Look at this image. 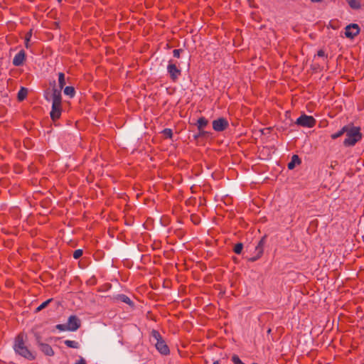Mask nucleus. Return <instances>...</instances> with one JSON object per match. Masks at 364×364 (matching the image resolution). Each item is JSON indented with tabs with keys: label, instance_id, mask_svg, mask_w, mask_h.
<instances>
[{
	"label": "nucleus",
	"instance_id": "nucleus-28",
	"mask_svg": "<svg viewBox=\"0 0 364 364\" xmlns=\"http://www.w3.org/2000/svg\"><path fill=\"white\" fill-rule=\"evenodd\" d=\"M56 328L60 331H68L67 324H58L56 326Z\"/></svg>",
	"mask_w": 364,
	"mask_h": 364
},
{
	"label": "nucleus",
	"instance_id": "nucleus-11",
	"mask_svg": "<svg viewBox=\"0 0 364 364\" xmlns=\"http://www.w3.org/2000/svg\"><path fill=\"white\" fill-rule=\"evenodd\" d=\"M264 241H265V237H262L258 245L256 246L255 247V251L257 252V255L256 256H254V257H252L250 258H249V261L250 262H255L256 261L258 258H259L261 257V255H262L263 253V246H264Z\"/></svg>",
	"mask_w": 364,
	"mask_h": 364
},
{
	"label": "nucleus",
	"instance_id": "nucleus-1",
	"mask_svg": "<svg viewBox=\"0 0 364 364\" xmlns=\"http://www.w3.org/2000/svg\"><path fill=\"white\" fill-rule=\"evenodd\" d=\"M26 340V335L24 333L18 334L15 339L14 349L19 355L31 360L35 358V355L25 345Z\"/></svg>",
	"mask_w": 364,
	"mask_h": 364
},
{
	"label": "nucleus",
	"instance_id": "nucleus-34",
	"mask_svg": "<svg viewBox=\"0 0 364 364\" xmlns=\"http://www.w3.org/2000/svg\"><path fill=\"white\" fill-rule=\"evenodd\" d=\"M213 364H219V361L218 360H215V362H213Z\"/></svg>",
	"mask_w": 364,
	"mask_h": 364
},
{
	"label": "nucleus",
	"instance_id": "nucleus-23",
	"mask_svg": "<svg viewBox=\"0 0 364 364\" xmlns=\"http://www.w3.org/2000/svg\"><path fill=\"white\" fill-rule=\"evenodd\" d=\"M50 301L51 299H48L47 301L43 302L39 306L37 307L36 311H40L44 308H46L48 306V304L50 302Z\"/></svg>",
	"mask_w": 364,
	"mask_h": 364
},
{
	"label": "nucleus",
	"instance_id": "nucleus-7",
	"mask_svg": "<svg viewBox=\"0 0 364 364\" xmlns=\"http://www.w3.org/2000/svg\"><path fill=\"white\" fill-rule=\"evenodd\" d=\"M36 341L38 343L41 350L46 355L51 356L54 354L52 348L46 343H43L41 341L40 336L38 334H35Z\"/></svg>",
	"mask_w": 364,
	"mask_h": 364
},
{
	"label": "nucleus",
	"instance_id": "nucleus-9",
	"mask_svg": "<svg viewBox=\"0 0 364 364\" xmlns=\"http://www.w3.org/2000/svg\"><path fill=\"white\" fill-rule=\"evenodd\" d=\"M360 31L358 24L352 23L346 27L345 35L347 38H353Z\"/></svg>",
	"mask_w": 364,
	"mask_h": 364
},
{
	"label": "nucleus",
	"instance_id": "nucleus-33",
	"mask_svg": "<svg viewBox=\"0 0 364 364\" xmlns=\"http://www.w3.org/2000/svg\"><path fill=\"white\" fill-rule=\"evenodd\" d=\"M312 3H318L322 1V0H310Z\"/></svg>",
	"mask_w": 364,
	"mask_h": 364
},
{
	"label": "nucleus",
	"instance_id": "nucleus-2",
	"mask_svg": "<svg viewBox=\"0 0 364 364\" xmlns=\"http://www.w3.org/2000/svg\"><path fill=\"white\" fill-rule=\"evenodd\" d=\"M61 90L54 87L52 90V110L50 117L53 120L58 119L61 114Z\"/></svg>",
	"mask_w": 364,
	"mask_h": 364
},
{
	"label": "nucleus",
	"instance_id": "nucleus-6",
	"mask_svg": "<svg viewBox=\"0 0 364 364\" xmlns=\"http://www.w3.org/2000/svg\"><path fill=\"white\" fill-rule=\"evenodd\" d=\"M167 71L170 75V77L173 80H176L181 75V70L177 68L175 63L172 61L168 62V65L167 66Z\"/></svg>",
	"mask_w": 364,
	"mask_h": 364
},
{
	"label": "nucleus",
	"instance_id": "nucleus-30",
	"mask_svg": "<svg viewBox=\"0 0 364 364\" xmlns=\"http://www.w3.org/2000/svg\"><path fill=\"white\" fill-rule=\"evenodd\" d=\"M317 55L319 57L325 56V52L323 50H319L317 53Z\"/></svg>",
	"mask_w": 364,
	"mask_h": 364
},
{
	"label": "nucleus",
	"instance_id": "nucleus-29",
	"mask_svg": "<svg viewBox=\"0 0 364 364\" xmlns=\"http://www.w3.org/2000/svg\"><path fill=\"white\" fill-rule=\"evenodd\" d=\"M181 52H182L181 49H175V50H173V56L175 58H179Z\"/></svg>",
	"mask_w": 364,
	"mask_h": 364
},
{
	"label": "nucleus",
	"instance_id": "nucleus-26",
	"mask_svg": "<svg viewBox=\"0 0 364 364\" xmlns=\"http://www.w3.org/2000/svg\"><path fill=\"white\" fill-rule=\"evenodd\" d=\"M163 134L166 137V138H171L172 136V130L170 129H165L164 131H163Z\"/></svg>",
	"mask_w": 364,
	"mask_h": 364
},
{
	"label": "nucleus",
	"instance_id": "nucleus-15",
	"mask_svg": "<svg viewBox=\"0 0 364 364\" xmlns=\"http://www.w3.org/2000/svg\"><path fill=\"white\" fill-rule=\"evenodd\" d=\"M208 123V121L204 118V117H200L198 119V128L199 130L202 129L203 128H204Z\"/></svg>",
	"mask_w": 364,
	"mask_h": 364
},
{
	"label": "nucleus",
	"instance_id": "nucleus-32",
	"mask_svg": "<svg viewBox=\"0 0 364 364\" xmlns=\"http://www.w3.org/2000/svg\"><path fill=\"white\" fill-rule=\"evenodd\" d=\"M199 136H204L207 134L208 133L206 132L202 131V129L199 130Z\"/></svg>",
	"mask_w": 364,
	"mask_h": 364
},
{
	"label": "nucleus",
	"instance_id": "nucleus-19",
	"mask_svg": "<svg viewBox=\"0 0 364 364\" xmlns=\"http://www.w3.org/2000/svg\"><path fill=\"white\" fill-rule=\"evenodd\" d=\"M64 343L68 347L73 348H79V343L77 341L66 340V341H65Z\"/></svg>",
	"mask_w": 364,
	"mask_h": 364
},
{
	"label": "nucleus",
	"instance_id": "nucleus-16",
	"mask_svg": "<svg viewBox=\"0 0 364 364\" xmlns=\"http://www.w3.org/2000/svg\"><path fill=\"white\" fill-rule=\"evenodd\" d=\"M27 93H28L27 89H26L24 87H21L18 93V100H20V101L23 100L26 98Z\"/></svg>",
	"mask_w": 364,
	"mask_h": 364
},
{
	"label": "nucleus",
	"instance_id": "nucleus-22",
	"mask_svg": "<svg viewBox=\"0 0 364 364\" xmlns=\"http://www.w3.org/2000/svg\"><path fill=\"white\" fill-rule=\"evenodd\" d=\"M243 248V245L242 243H237L234 247V252L236 254H240L242 252Z\"/></svg>",
	"mask_w": 364,
	"mask_h": 364
},
{
	"label": "nucleus",
	"instance_id": "nucleus-14",
	"mask_svg": "<svg viewBox=\"0 0 364 364\" xmlns=\"http://www.w3.org/2000/svg\"><path fill=\"white\" fill-rule=\"evenodd\" d=\"M58 85L59 87L58 88L60 90H62L65 85V75L63 73H59L58 74Z\"/></svg>",
	"mask_w": 364,
	"mask_h": 364
},
{
	"label": "nucleus",
	"instance_id": "nucleus-31",
	"mask_svg": "<svg viewBox=\"0 0 364 364\" xmlns=\"http://www.w3.org/2000/svg\"><path fill=\"white\" fill-rule=\"evenodd\" d=\"M75 364H86V361L85 360L84 358H81L80 360L76 362Z\"/></svg>",
	"mask_w": 364,
	"mask_h": 364
},
{
	"label": "nucleus",
	"instance_id": "nucleus-35",
	"mask_svg": "<svg viewBox=\"0 0 364 364\" xmlns=\"http://www.w3.org/2000/svg\"><path fill=\"white\" fill-rule=\"evenodd\" d=\"M59 2H60L62 0H58Z\"/></svg>",
	"mask_w": 364,
	"mask_h": 364
},
{
	"label": "nucleus",
	"instance_id": "nucleus-17",
	"mask_svg": "<svg viewBox=\"0 0 364 364\" xmlns=\"http://www.w3.org/2000/svg\"><path fill=\"white\" fill-rule=\"evenodd\" d=\"M346 130H348V126L343 127L340 131L331 135L332 139H337L340 137L341 136L346 133Z\"/></svg>",
	"mask_w": 364,
	"mask_h": 364
},
{
	"label": "nucleus",
	"instance_id": "nucleus-12",
	"mask_svg": "<svg viewBox=\"0 0 364 364\" xmlns=\"http://www.w3.org/2000/svg\"><path fill=\"white\" fill-rule=\"evenodd\" d=\"M25 60V53L21 50L18 53L13 59V64L16 66H20L23 64Z\"/></svg>",
	"mask_w": 364,
	"mask_h": 364
},
{
	"label": "nucleus",
	"instance_id": "nucleus-5",
	"mask_svg": "<svg viewBox=\"0 0 364 364\" xmlns=\"http://www.w3.org/2000/svg\"><path fill=\"white\" fill-rule=\"evenodd\" d=\"M315 122L316 121L313 117L302 114L296 119V124L304 127H312L315 124Z\"/></svg>",
	"mask_w": 364,
	"mask_h": 364
},
{
	"label": "nucleus",
	"instance_id": "nucleus-21",
	"mask_svg": "<svg viewBox=\"0 0 364 364\" xmlns=\"http://www.w3.org/2000/svg\"><path fill=\"white\" fill-rule=\"evenodd\" d=\"M118 299L124 303H126L129 305L132 304V301H131L130 299L124 294L119 295Z\"/></svg>",
	"mask_w": 364,
	"mask_h": 364
},
{
	"label": "nucleus",
	"instance_id": "nucleus-27",
	"mask_svg": "<svg viewBox=\"0 0 364 364\" xmlns=\"http://www.w3.org/2000/svg\"><path fill=\"white\" fill-rule=\"evenodd\" d=\"M232 362L235 363V364H245L244 363H242L241 361V360L240 359V358L236 355H234L232 357Z\"/></svg>",
	"mask_w": 364,
	"mask_h": 364
},
{
	"label": "nucleus",
	"instance_id": "nucleus-18",
	"mask_svg": "<svg viewBox=\"0 0 364 364\" xmlns=\"http://www.w3.org/2000/svg\"><path fill=\"white\" fill-rule=\"evenodd\" d=\"M64 93L65 95L72 97L75 95V89L73 87L71 86L65 87L64 89Z\"/></svg>",
	"mask_w": 364,
	"mask_h": 364
},
{
	"label": "nucleus",
	"instance_id": "nucleus-13",
	"mask_svg": "<svg viewBox=\"0 0 364 364\" xmlns=\"http://www.w3.org/2000/svg\"><path fill=\"white\" fill-rule=\"evenodd\" d=\"M300 163L301 160L299 156L297 155H294L291 157V161L288 164V168L291 170L295 167L296 164H299Z\"/></svg>",
	"mask_w": 364,
	"mask_h": 364
},
{
	"label": "nucleus",
	"instance_id": "nucleus-10",
	"mask_svg": "<svg viewBox=\"0 0 364 364\" xmlns=\"http://www.w3.org/2000/svg\"><path fill=\"white\" fill-rule=\"evenodd\" d=\"M228 126V122L225 118H219L213 122V128L216 132H222Z\"/></svg>",
	"mask_w": 364,
	"mask_h": 364
},
{
	"label": "nucleus",
	"instance_id": "nucleus-25",
	"mask_svg": "<svg viewBox=\"0 0 364 364\" xmlns=\"http://www.w3.org/2000/svg\"><path fill=\"white\" fill-rule=\"evenodd\" d=\"M82 255V250H80V249H78V250H75L74 253H73V257L75 259H79Z\"/></svg>",
	"mask_w": 364,
	"mask_h": 364
},
{
	"label": "nucleus",
	"instance_id": "nucleus-4",
	"mask_svg": "<svg viewBox=\"0 0 364 364\" xmlns=\"http://www.w3.org/2000/svg\"><path fill=\"white\" fill-rule=\"evenodd\" d=\"M151 342L154 343L156 349L163 355L169 353V348L165 341L162 339L160 333L156 331L151 332Z\"/></svg>",
	"mask_w": 364,
	"mask_h": 364
},
{
	"label": "nucleus",
	"instance_id": "nucleus-8",
	"mask_svg": "<svg viewBox=\"0 0 364 364\" xmlns=\"http://www.w3.org/2000/svg\"><path fill=\"white\" fill-rule=\"evenodd\" d=\"M66 324L68 331H75L80 326V320L76 316H70Z\"/></svg>",
	"mask_w": 364,
	"mask_h": 364
},
{
	"label": "nucleus",
	"instance_id": "nucleus-20",
	"mask_svg": "<svg viewBox=\"0 0 364 364\" xmlns=\"http://www.w3.org/2000/svg\"><path fill=\"white\" fill-rule=\"evenodd\" d=\"M348 5L354 9H358L360 7L359 1L357 0H347Z\"/></svg>",
	"mask_w": 364,
	"mask_h": 364
},
{
	"label": "nucleus",
	"instance_id": "nucleus-3",
	"mask_svg": "<svg viewBox=\"0 0 364 364\" xmlns=\"http://www.w3.org/2000/svg\"><path fill=\"white\" fill-rule=\"evenodd\" d=\"M346 138L343 144L346 146H353L361 139L360 129L355 127L348 126V130L346 132Z\"/></svg>",
	"mask_w": 364,
	"mask_h": 364
},
{
	"label": "nucleus",
	"instance_id": "nucleus-24",
	"mask_svg": "<svg viewBox=\"0 0 364 364\" xmlns=\"http://www.w3.org/2000/svg\"><path fill=\"white\" fill-rule=\"evenodd\" d=\"M31 36H32V33H31V30L28 33H27V34L26 36V38H25V45L27 48H29V41L31 40Z\"/></svg>",
	"mask_w": 364,
	"mask_h": 364
}]
</instances>
